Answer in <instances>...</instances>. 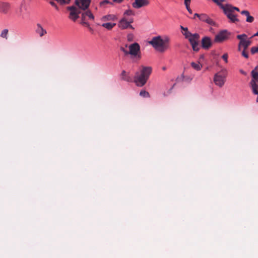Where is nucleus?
I'll return each instance as SVG.
<instances>
[{
	"label": "nucleus",
	"instance_id": "1",
	"mask_svg": "<svg viewBox=\"0 0 258 258\" xmlns=\"http://www.w3.org/2000/svg\"><path fill=\"white\" fill-rule=\"evenodd\" d=\"M170 40V38L167 36L162 37L158 36L153 37L149 43L157 51L163 53L169 48Z\"/></svg>",
	"mask_w": 258,
	"mask_h": 258
},
{
	"label": "nucleus",
	"instance_id": "2",
	"mask_svg": "<svg viewBox=\"0 0 258 258\" xmlns=\"http://www.w3.org/2000/svg\"><path fill=\"white\" fill-rule=\"evenodd\" d=\"M141 68L140 72H137L134 78L136 85L140 87L146 84L152 71L151 67L142 66Z\"/></svg>",
	"mask_w": 258,
	"mask_h": 258
},
{
	"label": "nucleus",
	"instance_id": "3",
	"mask_svg": "<svg viewBox=\"0 0 258 258\" xmlns=\"http://www.w3.org/2000/svg\"><path fill=\"white\" fill-rule=\"evenodd\" d=\"M183 35L187 39L195 51H198L200 49L199 40L200 35L198 33L192 34L190 32H184Z\"/></svg>",
	"mask_w": 258,
	"mask_h": 258
},
{
	"label": "nucleus",
	"instance_id": "4",
	"mask_svg": "<svg viewBox=\"0 0 258 258\" xmlns=\"http://www.w3.org/2000/svg\"><path fill=\"white\" fill-rule=\"evenodd\" d=\"M81 21L80 24L88 28L90 30H92V29L90 27V25L88 22V20L94 21V16L90 10H86L81 12Z\"/></svg>",
	"mask_w": 258,
	"mask_h": 258
},
{
	"label": "nucleus",
	"instance_id": "5",
	"mask_svg": "<svg viewBox=\"0 0 258 258\" xmlns=\"http://www.w3.org/2000/svg\"><path fill=\"white\" fill-rule=\"evenodd\" d=\"M227 73L226 69H222L216 73L214 77L215 84L219 87H222L226 81Z\"/></svg>",
	"mask_w": 258,
	"mask_h": 258
},
{
	"label": "nucleus",
	"instance_id": "6",
	"mask_svg": "<svg viewBox=\"0 0 258 258\" xmlns=\"http://www.w3.org/2000/svg\"><path fill=\"white\" fill-rule=\"evenodd\" d=\"M67 9L70 11L69 19L75 22L79 18V15L81 14L82 12L75 6L68 7Z\"/></svg>",
	"mask_w": 258,
	"mask_h": 258
},
{
	"label": "nucleus",
	"instance_id": "7",
	"mask_svg": "<svg viewBox=\"0 0 258 258\" xmlns=\"http://www.w3.org/2000/svg\"><path fill=\"white\" fill-rule=\"evenodd\" d=\"M230 33L227 30H224L218 33L215 37L214 41L216 42H222L229 38Z\"/></svg>",
	"mask_w": 258,
	"mask_h": 258
},
{
	"label": "nucleus",
	"instance_id": "8",
	"mask_svg": "<svg viewBox=\"0 0 258 258\" xmlns=\"http://www.w3.org/2000/svg\"><path fill=\"white\" fill-rule=\"evenodd\" d=\"M91 3V0H75V5L79 10H87Z\"/></svg>",
	"mask_w": 258,
	"mask_h": 258
},
{
	"label": "nucleus",
	"instance_id": "9",
	"mask_svg": "<svg viewBox=\"0 0 258 258\" xmlns=\"http://www.w3.org/2000/svg\"><path fill=\"white\" fill-rule=\"evenodd\" d=\"M129 51L128 54H131L134 57L138 56L139 58H140L141 56L139 55L140 53V46L137 43H134L129 46Z\"/></svg>",
	"mask_w": 258,
	"mask_h": 258
},
{
	"label": "nucleus",
	"instance_id": "10",
	"mask_svg": "<svg viewBox=\"0 0 258 258\" xmlns=\"http://www.w3.org/2000/svg\"><path fill=\"white\" fill-rule=\"evenodd\" d=\"M236 38L239 40V42L238 44V51H240L242 49L246 50L249 46L245 42L243 38H247V36L245 34L238 35Z\"/></svg>",
	"mask_w": 258,
	"mask_h": 258
},
{
	"label": "nucleus",
	"instance_id": "11",
	"mask_svg": "<svg viewBox=\"0 0 258 258\" xmlns=\"http://www.w3.org/2000/svg\"><path fill=\"white\" fill-rule=\"evenodd\" d=\"M118 27L121 29H126L127 28H131L133 30L134 29V27L130 24V22H128L125 17H123L119 20Z\"/></svg>",
	"mask_w": 258,
	"mask_h": 258
},
{
	"label": "nucleus",
	"instance_id": "12",
	"mask_svg": "<svg viewBox=\"0 0 258 258\" xmlns=\"http://www.w3.org/2000/svg\"><path fill=\"white\" fill-rule=\"evenodd\" d=\"M149 4V1L135 0V2L132 3V7L136 9H139L142 7H146Z\"/></svg>",
	"mask_w": 258,
	"mask_h": 258
},
{
	"label": "nucleus",
	"instance_id": "13",
	"mask_svg": "<svg viewBox=\"0 0 258 258\" xmlns=\"http://www.w3.org/2000/svg\"><path fill=\"white\" fill-rule=\"evenodd\" d=\"M224 14L232 23H236L239 22V20L237 18V16L234 14L233 12L230 9L226 8L224 11Z\"/></svg>",
	"mask_w": 258,
	"mask_h": 258
},
{
	"label": "nucleus",
	"instance_id": "14",
	"mask_svg": "<svg viewBox=\"0 0 258 258\" xmlns=\"http://www.w3.org/2000/svg\"><path fill=\"white\" fill-rule=\"evenodd\" d=\"M199 19L201 21L205 22L210 25H212V26L216 25V23L206 14H200Z\"/></svg>",
	"mask_w": 258,
	"mask_h": 258
},
{
	"label": "nucleus",
	"instance_id": "15",
	"mask_svg": "<svg viewBox=\"0 0 258 258\" xmlns=\"http://www.w3.org/2000/svg\"><path fill=\"white\" fill-rule=\"evenodd\" d=\"M9 4L5 2H0V13L4 14H7L10 10Z\"/></svg>",
	"mask_w": 258,
	"mask_h": 258
},
{
	"label": "nucleus",
	"instance_id": "16",
	"mask_svg": "<svg viewBox=\"0 0 258 258\" xmlns=\"http://www.w3.org/2000/svg\"><path fill=\"white\" fill-rule=\"evenodd\" d=\"M202 46L205 49H208L212 45L211 40L209 37H204L202 39Z\"/></svg>",
	"mask_w": 258,
	"mask_h": 258
},
{
	"label": "nucleus",
	"instance_id": "17",
	"mask_svg": "<svg viewBox=\"0 0 258 258\" xmlns=\"http://www.w3.org/2000/svg\"><path fill=\"white\" fill-rule=\"evenodd\" d=\"M117 19V17L115 15L113 14H108L105 16L102 17L100 20L102 22H107V21H114Z\"/></svg>",
	"mask_w": 258,
	"mask_h": 258
},
{
	"label": "nucleus",
	"instance_id": "18",
	"mask_svg": "<svg viewBox=\"0 0 258 258\" xmlns=\"http://www.w3.org/2000/svg\"><path fill=\"white\" fill-rule=\"evenodd\" d=\"M36 32L38 34L40 37H43L45 34L47 33L46 30L43 28L42 26L40 24H37V28L36 29Z\"/></svg>",
	"mask_w": 258,
	"mask_h": 258
},
{
	"label": "nucleus",
	"instance_id": "19",
	"mask_svg": "<svg viewBox=\"0 0 258 258\" xmlns=\"http://www.w3.org/2000/svg\"><path fill=\"white\" fill-rule=\"evenodd\" d=\"M249 85L251 89L252 93L258 94V83L257 81H250Z\"/></svg>",
	"mask_w": 258,
	"mask_h": 258
},
{
	"label": "nucleus",
	"instance_id": "20",
	"mask_svg": "<svg viewBox=\"0 0 258 258\" xmlns=\"http://www.w3.org/2000/svg\"><path fill=\"white\" fill-rule=\"evenodd\" d=\"M242 15L246 17V21L248 23H252L254 21V18L250 15L249 12L247 10H243L241 12Z\"/></svg>",
	"mask_w": 258,
	"mask_h": 258
},
{
	"label": "nucleus",
	"instance_id": "21",
	"mask_svg": "<svg viewBox=\"0 0 258 258\" xmlns=\"http://www.w3.org/2000/svg\"><path fill=\"white\" fill-rule=\"evenodd\" d=\"M121 79L126 82H132L133 81L132 78L130 76L129 74L125 71H123L121 73Z\"/></svg>",
	"mask_w": 258,
	"mask_h": 258
},
{
	"label": "nucleus",
	"instance_id": "22",
	"mask_svg": "<svg viewBox=\"0 0 258 258\" xmlns=\"http://www.w3.org/2000/svg\"><path fill=\"white\" fill-rule=\"evenodd\" d=\"M252 79L251 81H258V65L251 71Z\"/></svg>",
	"mask_w": 258,
	"mask_h": 258
},
{
	"label": "nucleus",
	"instance_id": "23",
	"mask_svg": "<svg viewBox=\"0 0 258 258\" xmlns=\"http://www.w3.org/2000/svg\"><path fill=\"white\" fill-rule=\"evenodd\" d=\"M116 23L111 22L104 23L102 24V26L108 30H111L115 26Z\"/></svg>",
	"mask_w": 258,
	"mask_h": 258
},
{
	"label": "nucleus",
	"instance_id": "24",
	"mask_svg": "<svg viewBox=\"0 0 258 258\" xmlns=\"http://www.w3.org/2000/svg\"><path fill=\"white\" fill-rule=\"evenodd\" d=\"M214 3L216 4L218 6L220 7L221 9H222L223 11H224V10H225L226 7H227V4L225 5H224L222 4V2H224V0H212Z\"/></svg>",
	"mask_w": 258,
	"mask_h": 258
},
{
	"label": "nucleus",
	"instance_id": "25",
	"mask_svg": "<svg viewBox=\"0 0 258 258\" xmlns=\"http://www.w3.org/2000/svg\"><path fill=\"white\" fill-rule=\"evenodd\" d=\"M191 67L197 71H200L202 68V65L200 64L199 62H192L191 63Z\"/></svg>",
	"mask_w": 258,
	"mask_h": 258
},
{
	"label": "nucleus",
	"instance_id": "26",
	"mask_svg": "<svg viewBox=\"0 0 258 258\" xmlns=\"http://www.w3.org/2000/svg\"><path fill=\"white\" fill-rule=\"evenodd\" d=\"M8 33L9 30L8 29H5L1 32V33L0 34V37L7 39Z\"/></svg>",
	"mask_w": 258,
	"mask_h": 258
},
{
	"label": "nucleus",
	"instance_id": "27",
	"mask_svg": "<svg viewBox=\"0 0 258 258\" xmlns=\"http://www.w3.org/2000/svg\"><path fill=\"white\" fill-rule=\"evenodd\" d=\"M226 8H227L228 9H230L233 13H234V11H235V10L237 12L239 11V9L238 8L236 7H233L230 4H227V7Z\"/></svg>",
	"mask_w": 258,
	"mask_h": 258
},
{
	"label": "nucleus",
	"instance_id": "28",
	"mask_svg": "<svg viewBox=\"0 0 258 258\" xmlns=\"http://www.w3.org/2000/svg\"><path fill=\"white\" fill-rule=\"evenodd\" d=\"M140 95L145 98H149L150 97L149 93L145 90H142L140 93Z\"/></svg>",
	"mask_w": 258,
	"mask_h": 258
},
{
	"label": "nucleus",
	"instance_id": "29",
	"mask_svg": "<svg viewBox=\"0 0 258 258\" xmlns=\"http://www.w3.org/2000/svg\"><path fill=\"white\" fill-rule=\"evenodd\" d=\"M130 15H134V12L130 9L126 10L123 13V17Z\"/></svg>",
	"mask_w": 258,
	"mask_h": 258
},
{
	"label": "nucleus",
	"instance_id": "30",
	"mask_svg": "<svg viewBox=\"0 0 258 258\" xmlns=\"http://www.w3.org/2000/svg\"><path fill=\"white\" fill-rule=\"evenodd\" d=\"M250 52L251 54H254L258 52V46L257 47L253 46L250 49Z\"/></svg>",
	"mask_w": 258,
	"mask_h": 258
},
{
	"label": "nucleus",
	"instance_id": "31",
	"mask_svg": "<svg viewBox=\"0 0 258 258\" xmlns=\"http://www.w3.org/2000/svg\"><path fill=\"white\" fill-rule=\"evenodd\" d=\"M108 4H112V3L110 2L108 0H104L100 3L99 5L100 7H103L104 5Z\"/></svg>",
	"mask_w": 258,
	"mask_h": 258
},
{
	"label": "nucleus",
	"instance_id": "32",
	"mask_svg": "<svg viewBox=\"0 0 258 258\" xmlns=\"http://www.w3.org/2000/svg\"><path fill=\"white\" fill-rule=\"evenodd\" d=\"M241 55L246 58H248V52H246V50L243 49L241 52Z\"/></svg>",
	"mask_w": 258,
	"mask_h": 258
},
{
	"label": "nucleus",
	"instance_id": "33",
	"mask_svg": "<svg viewBox=\"0 0 258 258\" xmlns=\"http://www.w3.org/2000/svg\"><path fill=\"white\" fill-rule=\"evenodd\" d=\"M228 54L226 53H224L222 56V59H224V60L225 61L226 63H227V62H228Z\"/></svg>",
	"mask_w": 258,
	"mask_h": 258
},
{
	"label": "nucleus",
	"instance_id": "34",
	"mask_svg": "<svg viewBox=\"0 0 258 258\" xmlns=\"http://www.w3.org/2000/svg\"><path fill=\"white\" fill-rule=\"evenodd\" d=\"M243 39L245 40V42L248 45V46L250 45V44H251V41L250 40V38H248V37H247V38H244Z\"/></svg>",
	"mask_w": 258,
	"mask_h": 258
},
{
	"label": "nucleus",
	"instance_id": "35",
	"mask_svg": "<svg viewBox=\"0 0 258 258\" xmlns=\"http://www.w3.org/2000/svg\"><path fill=\"white\" fill-rule=\"evenodd\" d=\"M134 35L133 34H128L127 36V40L132 41L133 40Z\"/></svg>",
	"mask_w": 258,
	"mask_h": 258
},
{
	"label": "nucleus",
	"instance_id": "36",
	"mask_svg": "<svg viewBox=\"0 0 258 258\" xmlns=\"http://www.w3.org/2000/svg\"><path fill=\"white\" fill-rule=\"evenodd\" d=\"M49 4L53 7H54L55 8L56 10H58V7L56 6V4L52 2V1H51L49 2Z\"/></svg>",
	"mask_w": 258,
	"mask_h": 258
},
{
	"label": "nucleus",
	"instance_id": "37",
	"mask_svg": "<svg viewBox=\"0 0 258 258\" xmlns=\"http://www.w3.org/2000/svg\"><path fill=\"white\" fill-rule=\"evenodd\" d=\"M191 0H184V5L185 7L189 6Z\"/></svg>",
	"mask_w": 258,
	"mask_h": 258
},
{
	"label": "nucleus",
	"instance_id": "38",
	"mask_svg": "<svg viewBox=\"0 0 258 258\" xmlns=\"http://www.w3.org/2000/svg\"><path fill=\"white\" fill-rule=\"evenodd\" d=\"M120 50L123 51L125 55L128 54V51L126 50L124 48L121 47L120 48Z\"/></svg>",
	"mask_w": 258,
	"mask_h": 258
},
{
	"label": "nucleus",
	"instance_id": "39",
	"mask_svg": "<svg viewBox=\"0 0 258 258\" xmlns=\"http://www.w3.org/2000/svg\"><path fill=\"white\" fill-rule=\"evenodd\" d=\"M180 28L183 30V31H184V32H189L188 31V29L187 28H184L183 27V26H180Z\"/></svg>",
	"mask_w": 258,
	"mask_h": 258
},
{
	"label": "nucleus",
	"instance_id": "40",
	"mask_svg": "<svg viewBox=\"0 0 258 258\" xmlns=\"http://www.w3.org/2000/svg\"><path fill=\"white\" fill-rule=\"evenodd\" d=\"M239 72H240V73L241 74H242V75H243L246 76V75H247L246 73L244 71H243V70H242V69L240 70H239Z\"/></svg>",
	"mask_w": 258,
	"mask_h": 258
},
{
	"label": "nucleus",
	"instance_id": "41",
	"mask_svg": "<svg viewBox=\"0 0 258 258\" xmlns=\"http://www.w3.org/2000/svg\"><path fill=\"white\" fill-rule=\"evenodd\" d=\"M186 8L187 10V11L190 13V14H192V11L190 9L189 6H188V7H186Z\"/></svg>",
	"mask_w": 258,
	"mask_h": 258
},
{
	"label": "nucleus",
	"instance_id": "42",
	"mask_svg": "<svg viewBox=\"0 0 258 258\" xmlns=\"http://www.w3.org/2000/svg\"><path fill=\"white\" fill-rule=\"evenodd\" d=\"M123 0H113V2L116 3H121Z\"/></svg>",
	"mask_w": 258,
	"mask_h": 258
},
{
	"label": "nucleus",
	"instance_id": "43",
	"mask_svg": "<svg viewBox=\"0 0 258 258\" xmlns=\"http://www.w3.org/2000/svg\"><path fill=\"white\" fill-rule=\"evenodd\" d=\"M200 14L196 13V14H194V19H195L196 17H198L200 19Z\"/></svg>",
	"mask_w": 258,
	"mask_h": 258
},
{
	"label": "nucleus",
	"instance_id": "44",
	"mask_svg": "<svg viewBox=\"0 0 258 258\" xmlns=\"http://www.w3.org/2000/svg\"><path fill=\"white\" fill-rule=\"evenodd\" d=\"M128 21V22H130V24H131L133 22V19H130L129 21Z\"/></svg>",
	"mask_w": 258,
	"mask_h": 258
},
{
	"label": "nucleus",
	"instance_id": "45",
	"mask_svg": "<svg viewBox=\"0 0 258 258\" xmlns=\"http://www.w3.org/2000/svg\"><path fill=\"white\" fill-rule=\"evenodd\" d=\"M254 94L257 95V97L256 99V102H258V94Z\"/></svg>",
	"mask_w": 258,
	"mask_h": 258
},
{
	"label": "nucleus",
	"instance_id": "46",
	"mask_svg": "<svg viewBox=\"0 0 258 258\" xmlns=\"http://www.w3.org/2000/svg\"><path fill=\"white\" fill-rule=\"evenodd\" d=\"M162 69H163V70H166V68H165V67H163Z\"/></svg>",
	"mask_w": 258,
	"mask_h": 258
}]
</instances>
